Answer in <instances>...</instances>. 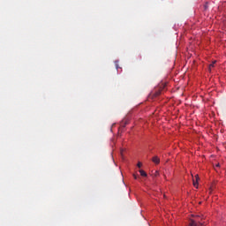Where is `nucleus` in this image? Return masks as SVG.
<instances>
[{
  "instance_id": "obj_11",
  "label": "nucleus",
  "mask_w": 226,
  "mask_h": 226,
  "mask_svg": "<svg viewBox=\"0 0 226 226\" xmlns=\"http://www.w3.org/2000/svg\"><path fill=\"white\" fill-rule=\"evenodd\" d=\"M216 167H220V163L216 164Z\"/></svg>"
},
{
  "instance_id": "obj_6",
  "label": "nucleus",
  "mask_w": 226,
  "mask_h": 226,
  "mask_svg": "<svg viewBox=\"0 0 226 226\" xmlns=\"http://www.w3.org/2000/svg\"><path fill=\"white\" fill-rule=\"evenodd\" d=\"M215 64H216V61L212 62V64H209L208 70L211 72V68H215Z\"/></svg>"
},
{
  "instance_id": "obj_8",
  "label": "nucleus",
  "mask_w": 226,
  "mask_h": 226,
  "mask_svg": "<svg viewBox=\"0 0 226 226\" xmlns=\"http://www.w3.org/2000/svg\"><path fill=\"white\" fill-rule=\"evenodd\" d=\"M154 176H155V177H156V176H160V172H159V171H155Z\"/></svg>"
},
{
  "instance_id": "obj_2",
  "label": "nucleus",
  "mask_w": 226,
  "mask_h": 226,
  "mask_svg": "<svg viewBox=\"0 0 226 226\" xmlns=\"http://www.w3.org/2000/svg\"><path fill=\"white\" fill-rule=\"evenodd\" d=\"M162 94V89L158 88L152 92L151 96L152 98H157V96H160Z\"/></svg>"
},
{
  "instance_id": "obj_7",
  "label": "nucleus",
  "mask_w": 226,
  "mask_h": 226,
  "mask_svg": "<svg viewBox=\"0 0 226 226\" xmlns=\"http://www.w3.org/2000/svg\"><path fill=\"white\" fill-rule=\"evenodd\" d=\"M137 167H139V169H140V167H142V162H138Z\"/></svg>"
},
{
  "instance_id": "obj_5",
  "label": "nucleus",
  "mask_w": 226,
  "mask_h": 226,
  "mask_svg": "<svg viewBox=\"0 0 226 226\" xmlns=\"http://www.w3.org/2000/svg\"><path fill=\"white\" fill-rule=\"evenodd\" d=\"M139 174L143 177H147V173H146V171H144L143 170H139Z\"/></svg>"
},
{
  "instance_id": "obj_4",
  "label": "nucleus",
  "mask_w": 226,
  "mask_h": 226,
  "mask_svg": "<svg viewBox=\"0 0 226 226\" xmlns=\"http://www.w3.org/2000/svg\"><path fill=\"white\" fill-rule=\"evenodd\" d=\"M152 162H154V163H155V165H158V164H160V157L159 156H154L153 158H152Z\"/></svg>"
},
{
  "instance_id": "obj_3",
  "label": "nucleus",
  "mask_w": 226,
  "mask_h": 226,
  "mask_svg": "<svg viewBox=\"0 0 226 226\" xmlns=\"http://www.w3.org/2000/svg\"><path fill=\"white\" fill-rule=\"evenodd\" d=\"M193 186L199 188V175H195V179L192 180Z\"/></svg>"
},
{
  "instance_id": "obj_1",
  "label": "nucleus",
  "mask_w": 226,
  "mask_h": 226,
  "mask_svg": "<svg viewBox=\"0 0 226 226\" xmlns=\"http://www.w3.org/2000/svg\"><path fill=\"white\" fill-rule=\"evenodd\" d=\"M203 218V216L195 215L194 219L190 220L189 226H204Z\"/></svg>"
},
{
  "instance_id": "obj_9",
  "label": "nucleus",
  "mask_w": 226,
  "mask_h": 226,
  "mask_svg": "<svg viewBox=\"0 0 226 226\" xmlns=\"http://www.w3.org/2000/svg\"><path fill=\"white\" fill-rule=\"evenodd\" d=\"M116 68L117 70H119V65L117 64H116Z\"/></svg>"
},
{
  "instance_id": "obj_10",
  "label": "nucleus",
  "mask_w": 226,
  "mask_h": 226,
  "mask_svg": "<svg viewBox=\"0 0 226 226\" xmlns=\"http://www.w3.org/2000/svg\"><path fill=\"white\" fill-rule=\"evenodd\" d=\"M134 179H137V175H133Z\"/></svg>"
}]
</instances>
